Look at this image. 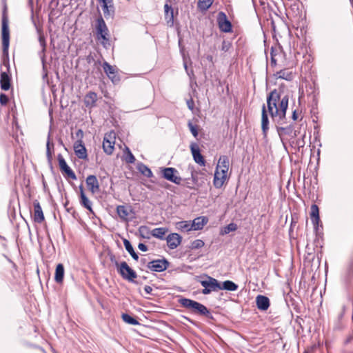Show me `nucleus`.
Wrapping results in <instances>:
<instances>
[{
    "label": "nucleus",
    "mask_w": 353,
    "mask_h": 353,
    "mask_svg": "<svg viewBox=\"0 0 353 353\" xmlns=\"http://www.w3.org/2000/svg\"><path fill=\"white\" fill-rule=\"evenodd\" d=\"M64 276V267L63 264L59 263L55 270L54 280L58 283H61Z\"/></svg>",
    "instance_id": "29"
},
{
    "label": "nucleus",
    "mask_w": 353,
    "mask_h": 353,
    "mask_svg": "<svg viewBox=\"0 0 353 353\" xmlns=\"http://www.w3.org/2000/svg\"><path fill=\"white\" fill-rule=\"evenodd\" d=\"M214 0H199L198 7L201 10H207L212 4Z\"/></svg>",
    "instance_id": "39"
},
{
    "label": "nucleus",
    "mask_w": 353,
    "mask_h": 353,
    "mask_svg": "<svg viewBox=\"0 0 353 353\" xmlns=\"http://www.w3.org/2000/svg\"><path fill=\"white\" fill-rule=\"evenodd\" d=\"M203 245H204V242L202 240L196 239V240H194L192 243L191 248L192 249H198V248H202Z\"/></svg>",
    "instance_id": "44"
},
{
    "label": "nucleus",
    "mask_w": 353,
    "mask_h": 353,
    "mask_svg": "<svg viewBox=\"0 0 353 353\" xmlns=\"http://www.w3.org/2000/svg\"><path fill=\"white\" fill-rule=\"evenodd\" d=\"M54 152V144L50 143V134H48L46 143V157L48 161L51 162L52 160V154Z\"/></svg>",
    "instance_id": "31"
},
{
    "label": "nucleus",
    "mask_w": 353,
    "mask_h": 353,
    "mask_svg": "<svg viewBox=\"0 0 353 353\" xmlns=\"http://www.w3.org/2000/svg\"><path fill=\"white\" fill-rule=\"evenodd\" d=\"M76 136L79 138V139L82 140V138L83 137V132L82 130L79 129L76 132Z\"/></svg>",
    "instance_id": "52"
},
{
    "label": "nucleus",
    "mask_w": 353,
    "mask_h": 353,
    "mask_svg": "<svg viewBox=\"0 0 353 353\" xmlns=\"http://www.w3.org/2000/svg\"><path fill=\"white\" fill-rule=\"evenodd\" d=\"M292 119L294 121H296L297 119V114H296V110H294L293 112H292Z\"/></svg>",
    "instance_id": "55"
},
{
    "label": "nucleus",
    "mask_w": 353,
    "mask_h": 353,
    "mask_svg": "<svg viewBox=\"0 0 353 353\" xmlns=\"http://www.w3.org/2000/svg\"><path fill=\"white\" fill-rule=\"evenodd\" d=\"M289 97L288 94L281 98L276 90H272L267 97V108L273 120L281 121L285 118L288 106Z\"/></svg>",
    "instance_id": "1"
},
{
    "label": "nucleus",
    "mask_w": 353,
    "mask_h": 353,
    "mask_svg": "<svg viewBox=\"0 0 353 353\" xmlns=\"http://www.w3.org/2000/svg\"><path fill=\"white\" fill-rule=\"evenodd\" d=\"M236 229H237L236 224H235L234 223H231L228 224L227 226L225 227V228H224V233L225 234H228L230 232H233V231L236 230Z\"/></svg>",
    "instance_id": "43"
},
{
    "label": "nucleus",
    "mask_w": 353,
    "mask_h": 353,
    "mask_svg": "<svg viewBox=\"0 0 353 353\" xmlns=\"http://www.w3.org/2000/svg\"><path fill=\"white\" fill-rule=\"evenodd\" d=\"M199 173L192 170L191 172V179H192V185H188V187L190 188H194L195 187H200L202 185L203 181H201L198 176Z\"/></svg>",
    "instance_id": "32"
},
{
    "label": "nucleus",
    "mask_w": 353,
    "mask_h": 353,
    "mask_svg": "<svg viewBox=\"0 0 353 353\" xmlns=\"http://www.w3.org/2000/svg\"><path fill=\"white\" fill-rule=\"evenodd\" d=\"M176 228L183 232H188L192 230V223L187 221L176 223Z\"/></svg>",
    "instance_id": "37"
},
{
    "label": "nucleus",
    "mask_w": 353,
    "mask_h": 353,
    "mask_svg": "<svg viewBox=\"0 0 353 353\" xmlns=\"http://www.w3.org/2000/svg\"><path fill=\"white\" fill-rule=\"evenodd\" d=\"M256 303L259 310L265 311L270 307L269 299L263 295H258L256 297Z\"/></svg>",
    "instance_id": "23"
},
{
    "label": "nucleus",
    "mask_w": 353,
    "mask_h": 353,
    "mask_svg": "<svg viewBox=\"0 0 353 353\" xmlns=\"http://www.w3.org/2000/svg\"><path fill=\"white\" fill-rule=\"evenodd\" d=\"M3 65L7 68V70H9V67H10V65H9V63L7 62V63H3Z\"/></svg>",
    "instance_id": "57"
},
{
    "label": "nucleus",
    "mask_w": 353,
    "mask_h": 353,
    "mask_svg": "<svg viewBox=\"0 0 353 353\" xmlns=\"http://www.w3.org/2000/svg\"><path fill=\"white\" fill-rule=\"evenodd\" d=\"M117 212L118 216L123 221H128L132 219L133 216V210L130 206L118 205L117 208Z\"/></svg>",
    "instance_id": "16"
},
{
    "label": "nucleus",
    "mask_w": 353,
    "mask_h": 353,
    "mask_svg": "<svg viewBox=\"0 0 353 353\" xmlns=\"http://www.w3.org/2000/svg\"><path fill=\"white\" fill-rule=\"evenodd\" d=\"M110 261H111L112 263H114L115 264V261H117V260L115 259V257H114V255H112L110 256Z\"/></svg>",
    "instance_id": "56"
},
{
    "label": "nucleus",
    "mask_w": 353,
    "mask_h": 353,
    "mask_svg": "<svg viewBox=\"0 0 353 353\" xmlns=\"http://www.w3.org/2000/svg\"><path fill=\"white\" fill-rule=\"evenodd\" d=\"M6 6H4L2 19H1V37H2V46L4 54L8 55V48L10 44V31L8 27V17L6 13Z\"/></svg>",
    "instance_id": "4"
},
{
    "label": "nucleus",
    "mask_w": 353,
    "mask_h": 353,
    "mask_svg": "<svg viewBox=\"0 0 353 353\" xmlns=\"http://www.w3.org/2000/svg\"><path fill=\"white\" fill-rule=\"evenodd\" d=\"M10 77L7 72L2 71L0 77L1 88L3 90H8L10 88Z\"/></svg>",
    "instance_id": "26"
},
{
    "label": "nucleus",
    "mask_w": 353,
    "mask_h": 353,
    "mask_svg": "<svg viewBox=\"0 0 353 353\" xmlns=\"http://www.w3.org/2000/svg\"><path fill=\"white\" fill-rule=\"evenodd\" d=\"M115 144V133L112 131L105 134L103 141V149L105 153L108 155L112 154Z\"/></svg>",
    "instance_id": "9"
},
{
    "label": "nucleus",
    "mask_w": 353,
    "mask_h": 353,
    "mask_svg": "<svg viewBox=\"0 0 353 353\" xmlns=\"http://www.w3.org/2000/svg\"><path fill=\"white\" fill-rule=\"evenodd\" d=\"M181 236L177 233H172L166 237L167 245L171 250L176 248L181 243Z\"/></svg>",
    "instance_id": "19"
},
{
    "label": "nucleus",
    "mask_w": 353,
    "mask_h": 353,
    "mask_svg": "<svg viewBox=\"0 0 353 353\" xmlns=\"http://www.w3.org/2000/svg\"><path fill=\"white\" fill-rule=\"evenodd\" d=\"M184 67H185V69L187 70H188V67H187V64L185 63H184Z\"/></svg>",
    "instance_id": "58"
},
{
    "label": "nucleus",
    "mask_w": 353,
    "mask_h": 353,
    "mask_svg": "<svg viewBox=\"0 0 353 353\" xmlns=\"http://www.w3.org/2000/svg\"><path fill=\"white\" fill-rule=\"evenodd\" d=\"M115 266L117 268L118 272L123 279L132 282L137 277V274L125 261L121 262L120 264L115 261Z\"/></svg>",
    "instance_id": "6"
},
{
    "label": "nucleus",
    "mask_w": 353,
    "mask_h": 353,
    "mask_svg": "<svg viewBox=\"0 0 353 353\" xmlns=\"http://www.w3.org/2000/svg\"><path fill=\"white\" fill-rule=\"evenodd\" d=\"M99 1L101 3L104 17L106 19L112 17L114 12L112 0H99Z\"/></svg>",
    "instance_id": "18"
},
{
    "label": "nucleus",
    "mask_w": 353,
    "mask_h": 353,
    "mask_svg": "<svg viewBox=\"0 0 353 353\" xmlns=\"http://www.w3.org/2000/svg\"><path fill=\"white\" fill-rule=\"evenodd\" d=\"M34 221L41 223L44 221V215L39 202L37 200L34 201Z\"/></svg>",
    "instance_id": "21"
},
{
    "label": "nucleus",
    "mask_w": 353,
    "mask_h": 353,
    "mask_svg": "<svg viewBox=\"0 0 353 353\" xmlns=\"http://www.w3.org/2000/svg\"><path fill=\"white\" fill-rule=\"evenodd\" d=\"M97 39L101 41L103 46L109 44L108 30L102 17H99L97 21Z\"/></svg>",
    "instance_id": "7"
},
{
    "label": "nucleus",
    "mask_w": 353,
    "mask_h": 353,
    "mask_svg": "<svg viewBox=\"0 0 353 353\" xmlns=\"http://www.w3.org/2000/svg\"><path fill=\"white\" fill-rule=\"evenodd\" d=\"M8 101V96L4 93L0 94V103L3 105H6Z\"/></svg>",
    "instance_id": "46"
},
{
    "label": "nucleus",
    "mask_w": 353,
    "mask_h": 353,
    "mask_svg": "<svg viewBox=\"0 0 353 353\" xmlns=\"http://www.w3.org/2000/svg\"><path fill=\"white\" fill-rule=\"evenodd\" d=\"M261 128L263 134L265 137L269 129V119L267 114L266 106L265 105L262 107Z\"/></svg>",
    "instance_id": "24"
},
{
    "label": "nucleus",
    "mask_w": 353,
    "mask_h": 353,
    "mask_svg": "<svg viewBox=\"0 0 353 353\" xmlns=\"http://www.w3.org/2000/svg\"><path fill=\"white\" fill-rule=\"evenodd\" d=\"M238 289V285L231 281H225L221 284V290H225L228 291H236Z\"/></svg>",
    "instance_id": "34"
},
{
    "label": "nucleus",
    "mask_w": 353,
    "mask_h": 353,
    "mask_svg": "<svg viewBox=\"0 0 353 353\" xmlns=\"http://www.w3.org/2000/svg\"><path fill=\"white\" fill-rule=\"evenodd\" d=\"M274 77L276 79H285L286 81H292L294 78V74L292 71L288 69H283L274 74Z\"/></svg>",
    "instance_id": "27"
},
{
    "label": "nucleus",
    "mask_w": 353,
    "mask_h": 353,
    "mask_svg": "<svg viewBox=\"0 0 353 353\" xmlns=\"http://www.w3.org/2000/svg\"><path fill=\"white\" fill-rule=\"evenodd\" d=\"M123 245L125 246V250L128 252V253L131 255L133 259L137 261L139 259L138 254L135 252L132 244L128 239L123 240Z\"/></svg>",
    "instance_id": "33"
},
{
    "label": "nucleus",
    "mask_w": 353,
    "mask_h": 353,
    "mask_svg": "<svg viewBox=\"0 0 353 353\" xmlns=\"http://www.w3.org/2000/svg\"><path fill=\"white\" fill-rule=\"evenodd\" d=\"M277 130H278V133H279V136H281L284 133L286 132L287 128H283V127H279V128H277Z\"/></svg>",
    "instance_id": "51"
},
{
    "label": "nucleus",
    "mask_w": 353,
    "mask_h": 353,
    "mask_svg": "<svg viewBox=\"0 0 353 353\" xmlns=\"http://www.w3.org/2000/svg\"><path fill=\"white\" fill-rule=\"evenodd\" d=\"M80 204L86 208L91 214H94L92 202L87 197L82 185L79 186Z\"/></svg>",
    "instance_id": "17"
},
{
    "label": "nucleus",
    "mask_w": 353,
    "mask_h": 353,
    "mask_svg": "<svg viewBox=\"0 0 353 353\" xmlns=\"http://www.w3.org/2000/svg\"><path fill=\"white\" fill-rule=\"evenodd\" d=\"M135 157L130 152L128 148H126V155H125V161L128 163H134L135 161Z\"/></svg>",
    "instance_id": "40"
},
{
    "label": "nucleus",
    "mask_w": 353,
    "mask_h": 353,
    "mask_svg": "<svg viewBox=\"0 0 353 353\" xmlns=\"http://www.w3.org/2000/svg\"><path fill=\"white\" fill-rule=\"evenodd\" d=\"M138 248L141 250L142 252H146L148 250V247L146 245L142 243H139L138 245Z\"/></svg>",
    "instance_id": "50"
},
{
    "label": "nucleus",
    "mask_w": 353,
    "mask_h": 353,
    "mask_svg": "<svg viewBox=\"0 0 353 353\" xmlns=\"http://www.w3.org/2000/svg\"><path fill=\"white\" fill-rule=\"evenodd\" d=\"M229 167V158L227 156H221L214 175L213 184L216 188H221L228 179Z\"/></svg>",
    "instance_id": "2"
},
{
    "label": "nucleus",
    "mask_w": 353,
    "mask_h": 353,
    "mask_svg": "<svg viewBox=\"0 0 353 353\" xmlns=\"http://www.w3.org/2000/svg\"><path fill=\"white\" fill-rule=\"evenodd\" d=\"M138 170L144 176L150 178L153 176L151 170L145 164L141 163L137 165Z\"/></svg>",
    "instance_id": "36"
},
{
    "label": "nucleus",
    "mask_w": 353,
    "mask_h": 353,
    "mask_svg": "<svg viewBox=\"0 0 353 353\" xmlns=\"http://www.w3.org/2000/svg\"><path fill=\"white\" fill-rule=\"evenodd\" d=\"M276 53L274 50V49L272 48L271 52H270V64L272 66H275L276 65Z\"/></svg>",
    "instance_id": "45"
},
{
    "label": "nucleus",
    "mask_w": 353,
    "mask_h": 353,
    "mask_svg": "<svg viewBox=\"0 0 353 353\" xmlns=\"http://www.w3.org/2000/svg\"><path fill=\"white\" fill-rule=\"evenodd\" d=\"M169 266V262L166 259H156L147 263V268L151 271L161 272Z\"/></svg>",
    "instance_id": "10"
},
{
    "label": "nucleus",
    "mask_w": 353,
    "mask_h": 353,
    "mask_svg": "<svg viewBox=\"0 0 353 353\" xmlns=\"http://www.w3.org/2000/svg\"><path fill=\"white\" fill-rule=\"evenodd\" d=\"M74 150L76 156L81 159L88 158L87 150L83 143V141L78 139L74 143Z\"/></svg>",
    "instance_id": "14"
},
{
    "label": "nucleus",
    "mask_w": 353,
    "mask_h": 353,
    "mask_svg": "<svg viewBox=\"0 0 353 353\" xmlns=\"http://www.w3.org/2000/svg\"><path fill=\"white\" fill-rule=\"evenodd\" d=\"M59 165L60 169L63 171L72 179H76L77 176L72 170L68 166L65 160L61 154L57 156Z\"/></svg>",
    "instance_id": "15"
},
{
    "label": "nucleus",
    "mask_w": 353,
    "mask_h": 353,
    "mask_svg": "<svg viewBox=\"0 0 353 353\" xmlns=\"http://www.w3.org/2000/svg\"><path fill=\"white\" fill-rule=\"evenodd\" d=\"M140 263H141V264L142 265H146V266H147V263H148V262H147V260H146V259H145V258H142V259H141V260H140Z\"/></svg>",
    "instance_id": "54"
},
{
    "label": "nucleus",
    "mask_w": 353,
    "mask_h": 353,
    "mask_svg": "<svg viewBox=\"0 0 353 353\" xmlns=\"http://www.w3.org/2000/svg\"><path fill=\"white\" fill-rule=\"evenodd\" d=\"M179 303L183 307L190 310L193 313H196L208 318H212L209 310L204 305L197 301L190 299L183 298L179 300Z\"/></svg>",
    "instance_id": "3"
},
{
    "label": "nucleus",
    "mask_w": 353,
    "mask_h": 353,
    "mask_svg": "<svg viewBox=\"0 0 353 353\" xmlns=\"http://www.w3.org/2000/svg\"><path fill=\"white\" fill-rule=\"evenodd\" d=\"M201 285L203 287L202 294H209L212 292H216L221 290V283L216 279L208 275L203 276V279L200 281Z\"/></svg>",
    "instance_id": "5"
},
{
    "label": "nucleus",
    "mask_w": 353,
    "mask_h": 353,
    "mask_svg": "<svg viewBox=\"0 0 353 353\" xmlns=\"http://www.w3.org/2000/svg\"><path fill=\"white\" fill-rule=\"evenodd\" d=\"M186 103H187L188 108L191 111H192L194 110V101L192 100V99H188Z\"/></svg>",
    "instance_id": "49"
},
{
    "label": "nucleus",
    "mask_w": 353,
    "mask_h": 353,
    "mask_svg": "<svg viewBox=\"0 0 353 353\" xmlns=\"http://www.w3.org/2000/svg\"><path fill=\"white\" fill-rule=\"evenodd\" d=\"M164 10H165V15L166 16H168L169 14V12H170V20L172 21V23H173V18H174V16H173V9L172 8L171 6H170L168 4H165L164 6Z\"/></svg>",
    "instance_id": "42"
},
{
    "label": "nucleus",
    "mask_w": 353,
    "mask_h": 353,
    "mask_svg": "<svg viewBox=\"0 0 353 353\" xmlns=\"http://www.w3.org/2000/svg\"><path fill=\"white\" fill-rule=\"evenodd\" d=\"M207 219L203 216L194 219L192 222V230H201L203 228V226L207 223Z\"/></svg>",
    "instance_id": "28"
},
{
    "label": "nucleus",
    "mask_w": 353,
    "mask_h": 353,
    "mask_svg": "<svg viewBox=\"0 0 353 353\" xmlns=\"http://www.w3.org/2000/svg\"><path fill=\"white\" fill-rule=\"evenodd\" d=\"M139 233L140 236L146 239H150L152 236V230H150L149 228L145 225H141L139 228Z\"/></svg>",
    "instance_id": "35"
},
{
    "label": "nucleus",
    "mask_w": 353,
    "mask_h": 353,
    "mask_svg": "<svg viewBox=\"0 0 353 353\" xmlns=\"http://www.w3.org/2000/svg\"><path fill=\"white\" fill-rule=\"evenodd\" d=\"M97 101V95L94 92H89L86 94L84 98V103L87 108H92L96 106V102Z\"/></svg>",
    "instance_id": "25"
},
{
    "label": "nucleus",
    "mask_w": 353,
    "mask_h": 353,
    "mask_svg": "<svg viewBox=\"0 0 353 353\" xmlns=\"http://www.w3.org/2000/svg\"><path fill=\"white\" fill-rule=\"evenodd\" d=\"M102 67L105 73L113 83L119 82L120 77L117 74V68L115 66H112L108 62L105 61L103 63Z\"/></svg>",
    "instance_id": "11"
},
{
    "label": "nucleus",
    "mask_w": 353,
    "mask_h": 353,
    "mask_svg": "<svg viewBox=\"0 0 353 353\" xmlns=\"http://www.w3.org/2000/svg\"><path fill=\"white\" fill-rule=\"evenodd\" d=\"M168 231V229L166 228H154L152 230V236L163 240Z\"/></svg>",
    "instance_id": "30"
},
{
    "label": "nucleus",
    "mask_w": 353,
    "mask_h": 353,
    "mask_svg": "<svg viewBox=\"0 0 353 353\" xmlns=\"http://www.w3.org/2000/svg\"><path fill=\"white\" fill-rule=\"evenodd\" d=\"M231 47V44L230 42L223 41L222 43V47L221 50L224 52H227L229 50L230 48Z\"/></svg>",
    "instance_id": "47"
},
{
    "label": "nucleus",
    "mask_w": 353,
    "mask_h": 353,
    "mask_svg": "<svg viewBox=\"0 0 353 353\" xmlns=\"http://www.w3.org/2000/svg\"><path fill=\"white\" fill-rule=\"evenodd\" d=\"M121 317L125 323H128L130 325H137L139 324V321L136 319H134L128 314H123Z\"/></svg>",
    "instance_id": "38"
},
{
    "label": "nucleus",
    "mask_w": 353,
    "mask_h": 353,
    "mask_svg": "<svg viewBox=\"0 0 353 353\" xmlns=\"http://www.w3.org/2000/svg\"><path fill=\"white\" fill-rule=\"evenodd\" d=\"M188 128L192 133V134L196 138L198 137V127L196 125H193L191 121H189L188 123Z\"/></svg>",
    "instance_id": "41"
},
{
    "label": "nucleus",
    "mask_w": 353,
    "mask_h": 353,
    "mask_svg": "<svg viewBox=\"0 0 353 353\" xmlns=\"http://www.w3.org/2000/svg\"><path fill=\"white\" fill-rule=\"evenodd\" d=\"M190 150L194 161L201 166H204L205 161L203 156L201 154L200 148L197 143H192L190 145Z\"/></svg>",
    "instance_id": "13"
},
{
    "label": "nucleus",
    "mask_w": 353,
    "mask_h": 353,
    "mask_svg": "<svg viewBox=\"0 0 353 353\" xmlns=\"http://www.w3.org/2000/svg\"><path fill=\"white\" fill-rule=\"evenodd\" d=\"M144 291L146 292V294H150L152 293V288L151 286H149V285H145L144 287Z\"/></svg>",
    "instance_id": "53"
},
{
    "label": "nucleus",
    "mask_w": 353,
    "mask_h": 353,
    "mask_svg": "<svg viewBox=\"0 0 353 353\" xmlns=\"http://www.w3.org/2000/svg\"><path fill=\"white\" fill-rule=\"evenodd\" d=\"M310 219L315 230L318 229L319 223L320 221L319 210L316 204L311 206Z\"/></svg>",
    "instance_id": "22"
},
{
    "label": "nucleus",
    "mask_w": 353,
    "mask_h": 353,
    "mask_svg": "<svg viewBox=\"0 0 353 353\" xmlns=\"http://www.w3.org/2000/svg\"><path fill=\"white\" fill-rule=\"evenodd\" d=\"M39 41L41 46L43 48V50H45L46 43V40H45V38L43 37V36H41V35L39 36Z\"/></svg>",
    "instance_id": "48"
},
{
    "label": "nucleus",
    "mask_w": 353,
    "mask_h": 353,
    "mask_svg": "<svg viewBox=\"0 0 353 353\" xmlns=\"http://www.w3.org/2000/svg\"><path fill=\"white\" fill-rule=\"evenodd\" d=\"M217 22L220 30L223 32H230L232 30L231 23L227 19L223 12H220L217 16Z\"/></svg>",
    "instance_id": "12"
},
{
    "label": "nucleus",
    "mask_w": 353,
    "mask_h": 353,
    "mask_svg": "<svg viewBox=\"0 0 353 353\" xmlns=\"http://www.w3.org/2000/svg\"><path fill=\"white\" fill-rule=\"evenodd\" d=\"M86 184L88 190L92 193L95 194L99 191V183L94 175H89L86 178Z\"/></svg>",
    "instance_id": "20"
},
{
    "label": "nucleus",
    "mask_w": 353,
    "mask_h": 353,
    "mask_svg": "<svg viewBox=\"0 0 353 353\" xmlns=\"http://www.w3.org/2000/svg\"><path fill=\"white\" fill-rule=\"evenodd\" d=\"M161 172L165 179L176 185L181 183V178L178 176L179 172L176 169L174 168H161Z\"/></svg>",
    "instance_id": "8"
}]
</instances>
